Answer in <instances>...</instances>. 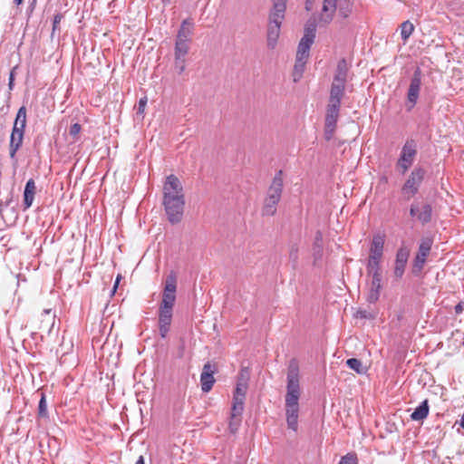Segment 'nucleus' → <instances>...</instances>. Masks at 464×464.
Wrapping results in <instances>:
<instances>
[{
  "mask_svg": "<svg viewBox=\"0 0 464 464\" xmlns=\"http://www.w3.org/2000/svg\"><path fill=\"white\" fill-rule=\"evenodd\" d=\"M162 204L168 220L171 224L179 223L183 218L185 207V195L179 179L171 174L166 178L163 184Z\"/></svg>",
  "mask_w": 464,
  "mask_h": 464,
  "instance_id": "nucleus-1",
  "label": "nucleus"
},
{
  "mask_svg": "<svg viewBox=\"0 0 464 464\" xmlns=\"http://www.w3.org/2000/svg\"><path fill=\"white\" fill-rule=\"evenodd\" d=\"M301 387L299 379V364L296 360L289 362L287 369V385L285 394V415L289 429L294 431L298 428L299 399Z\"/></svg>",
  "mask_w": 464,
  "mask_h": 464,
  "instance_id": "nucleus-2",
  "label": "nucleus"
},
{
  "mask_svg": "<svg viewBox=\"0 0 464 464\" xmlns=\"http://www.w3.org/2000/svg\"><path fill=\"white\" fill-rule=\"evenodd\" d=\"M384 242L385 236L382 234H376L372 237L367 262V271H381L380 262L383 255Z\"/></svg>",
  "mask_w": 464,
  "mask_h": 464,
  "instance_id": "nucleus-3",
  "label": "nucleus"
},
{
  "mask_svg": "<svg viewBox=\"0 0 464 464\" xmlns=\"http://www.w3.org/2000/svg\"><path fill=\"white\" fill-rule=\"evenodd\" d=\"M284 18L283 13L269 12L266 41L270 49H274L277 44Z\"/></svg>",
  "mask_w": 464,
  "mask_h": 464,
  "instance_id": "nucleus-4",
  "label": "nucleus"
},
{
  "mask_svg": "<svg viewBox=\"0 0 464 464\" xmlns=\"http://www.w3.org/2000/svg\"><path fill=\"white\" fill-rule=\"evenodd\" d=\"M177 276L171 271L166 277L160 308L173 309L176 301Z\"/></svg>",
  "mask_w": 464,
  "mask_h": 464,
  "instance_id": "nucleus-5",
  "label": "nucleus"
},
{
  "mask_svg": "<svg viewBox=\"0 0 464 464\" xmlns=\"http://www.w3.org/2000/svg\"><path fill=\"white\" fill-rule=\"evenodd\" d=\"M417 155V145L414 140H407L402 147L397 167L404 174L412 165Z\"/></svg>",
  "mask_w": 464,
  "mask_h": 464,
  "instance_id": "nucleus-6",
  "label": "nucleus"
},
{
  "mask_svg": "<svg viewBox=\"0 0 464 464\" xmlns=\"http://www.w3.org/2000/svg\"><path fill=\"white\" fill-rule=\"evenodd\" d=\"M424 171L421 169H415L406 180L402 187V193L410 199L413 197L419 189V187L423 179Z\"/></svg>",
  "mask_w": 464,
  "mask_h": 464,
  "instance_id": "nucleus-7",
  "label": "nucleus"
},
{
  "mask_svg": "<svg viewBox=\"0 0 464 464\" xmlns=\"http://www.w3.org/2000/svg\"><path fill=\"white\" fill-rule=\"evenodd\" d=\"M421 85V70L417 67L413 72L411 83L407 93V106L409 108L414 107L419 98L420 90Z\"/></svg>",
  "mask_w": 464,
  "mask_h": 464,
  "instance_id": "nucleus-8",
  "label": "nucleus"
},
{
  "mask_svg": "<svg viewBox=\"0 0 464 464\" xmlns=\"http://www.w3.org/2000/svg\"><path fill=\"white\" fill-rule=\"evenodd\" d=\"M343 95V90H341L336 86H331L325 116H338Z\"/></svg>",
  "mask_w": 464,
  "mask_h": 464,
  "instance_id": "nucleus-9",
  "label": "nucleus"
},
{
  "mask_svg": "<svg viewBox=\"0 0 464 464\" xmlns=\"http://www.w3.org/2000/svg\"><path fill=\"white\" fill-rule=\"evenodd\" d=\"M284 189V173L278 170L274 176L267 190L266 197L280 202Z\"/></svg>",
  "mask_w": 464,
  "mask_h": 464,
  "instance_id": "nucleus-10",
  "label": "nucleus"
},
{
  "mask_svg": "<svg viewBox=\"0 0 464 464\" xmlns=\"http://www.w3.org/2000/svg\"><path fill=\"white\" fill-rule=\"evenodd\" d=\"M431 248V241L430 239H423L419 246L418 253L415 256L412 272L414 274H419L426 262V258L430 254Z\"/></svg>",
  "mask_w": 464,
  "mask_h": 464,
  "instance_id": "nucleus-11",
  "label": "nucleus"
},
{
  "mask_svg": "<svg viewBox=\"0 0 464 464\" xmlns=\"http://www.w3.org/2000/svg\"><path fill=\"white\" fill-rule=\"evenodd\" d=\"M349 65L347 61L343 58L337 63L336 70L331 86H336L341 90H345L348 78Z\"/></svg>",
  "mask_w": 464,
  "mask_h": 464,
  "instance_id": "nucleus-12",
  "label": "nucleus"
},
{
  "mask_svg": "<svg viewBox=\"0 0 464 464\" xmlns=\"http://www.w3.org/2000/svg\"><path fill=\"white\" fill-rule=\"evenodd\" d=\"M410 214L421 224H427L431 220L432 208L428 203H414L410 208Z\"/></svg>",
  "mask_w": 464,
  "mask_h": 464,
  "instance_id": "nucleus-13",
  "label": "nucleus"
},
{
  "mask_svg": "<svg viewBox=\"0 0 464 464\" xmlns=\"http://www.w3.org/2000/svg\"><path fill=\"white\" fill-rule=\"evenodd\" d=\"M368 274L372 275V281L366 300L371 304H374L378 301L382 289V274L381 271L377 270L368 271Z\"/></svg>",
  "mask_w": 464,
  "mask_h": 464,
  "instance_id": "nucleus-14",
  "label": "nucleus"
},
{
  "mask_svg": "<svg viewBox=\"0 0 464 464\" xmlns=\"http://www.w3.org/2000/svg\"><path fill=\"white\" fill-rule=\"evenodd\" d=\"M26 118H15L14 129L11 134V155L13 156L23 140V129L25 126Z\"/></svg>",
  "mask_w": 464,
  "mask_h": 464,
  "instance_id": "nucleus-15",
  "label": "nucleus"
},
{
  "mask_svg": "<svg viewBox=\"0 0 464 464\" xmlns=\"http://www.w3.org/2000/svg\"><path fill=\"white\" fill-rule=\"evenodd\" d=\"M409 256L410 249L408 247L402 246L398 249L394 265V276L397 278L403 276Z\"/></svg>",
  "mask_w": 464,
  "mask_h": 464,
  "instance_id": "nucleus-16",
  "label": "nucleus"
},
{
  "mask_svg": "<svg viewBox=\"0 0 464 464\" xmlns=\"http://www.w3.org/2000/svg\"><path fill=\"white\" fill-rule=\"evenodd\" d=\"M173 309L159 307V331L162 338H166L172 321Z\"/></svg>",
  "mask_w": 464,
  "mask_h": 464,
  "instance_id": "nucleus-17",
  "label": "nucleus"
},
{
  "mask_svg": "<svg viewBox=\"0 0 464 464\" xmlns=\"http://www.w3.org/2000/svg\"><path fill=\"white\" fill-rule=\"evenodd\" d=\"M336 9L337 0H324L323 13L320 16V20L326 24L330 23L334 18Z\"/></svg>",
  "mask_w": 464,
  "mask_h": 464,
  "instance_id": "nucleus-18",
  "label": "nucleus"
},
{
  "mask_svg": "<svg viewBox=\"0 0 464 464\" xmlns=\"http://www.w3.org/2000/svg\"><path fill=\"white\" fill-rule=\"evenodd\" d=\"M194 24L189 19H185L180 25L176 40L183 42H191Z\"/></svg>",
  "mask_w": 464,
  "mask_h": 464,
  "instance_id": "nucleus-19",
  "label": "nucleus"
},
{
  "mask_svg": "<svg viewBox=\"0 0 464 464\" xmlns=\"http://www.w3.org/2000/svg\"><path fill=\"white\" fill-rule=\"evenodd\" d=\"M247 377L241 372L238 376L237 387L234 392L233 398H237L239 400L246 399V392L247 390Z\"/></svg>",
  "mask_w": 464,
  "mask_h": 464,
  "instance_id": "nucleus-20",
  "label": "nucleus"
},
{
  "mask_svg": "<svg viewBox=\"0 0 464 464\" xmlns=\"http://www.w3.org/2000/svg\"><path fill=\"white\" fill-rule=\"evenodd\" d=\"M279 202L269 198L267 197L264 198L263 206H262V216L263 217H273L276 214L277 206Z\"/></svg>",
  "mask_w": 464,
  "mask_h": 464,
  "instance_id": "nucleus-21",
  "label": "nucleus"
},
{
  "mask_svg": "<svg viewBox=\"0 0 464 464\" xmlns=\"http://www.w3.org/2000/svg\"><path fill=\"white\" fill-rule=\"evenodd\" d=\"M314 41H311V39L302 37L297 47L296 58L308 59Z\"/></svg>",
  "mask_w": 464,
  "mask_h": 464,
  "instance_id": "nucleus-22",
  "label": "nucleus"
},
{
  "mask_svg": "<svg viewBox=\"0 0 464 464\" xmlns=\"http://www.w3.org/2000/svg\"><path fill=\"white\" fill-rule=\"evenodd\" d=\"M353 10V0H339L338 14L342 18H348Z\"/></svg>",
  "mask_w": 464,
  "mask_h": 464,
  "instance_id": "nucleus-23",
  "label": "nucleus"
},
{
  "mask_svg": "<svg viewBox=\"0 0 464 464\" xmlns=\"http://www.w3.org/2000/svg\"><path fill=\"white\" fill-rule=\"evenodd\" d=\"M429 404L428 401H423L420 406H418L415 411L411 414V419L412 420H422L429 414Z\"/></svg>",
  "mask_w": 464,
  "mask_h": 464,
  "instance_id": "nucleus-24",
  "label": "nucleus"
},
{
  "mask_svg": "<svg viewBox=\"0 0 464 464\" xmlns=\"http://www.w3.org/2000/svg\"><path fill=\"white\" fill-rule=\"evenodd\" d=\"M307 59L295 58V63L293 71V79L295 82H297L303 76L304 72Z\"/></svg>",
  "mask_w": 464,
  "mask_h": 464,
  "instance_id": "nucleus-25",
  "label": "nucleus"
},
{
  "mask_svg": "<svg viewBox=\"0 0 464 464\" xmlns=\"http://www.w3.org/2000/svg\"><path fill=\"white\" fill-rule=\"evenodd\" d=\"M189 51V43L178 41L175 42L174 55L175 57H186Z\"/></svg>",
  "mask_w": 464,
  "mask_h": 464,
  "instance_id": "nucleus-26",
  "label": "nucleus"
},
{
  "mask_svg": "<svg viewBox=\"0 0 464 464\" xmlns=\"http://www.w3.org/2000/svg\"><path fill=\"white\" fill-rule=\"evenodd\" d=\"M337 126L336 118H326L324 126V137L327 140H331L334 136Z\"/></svg>",
  "mask_w": 464,
  "mask_h": 464,
  "instance_id": "nucleus-27",
  "label": "nucleus"
},
{
  "mask_svg": "<svg viewBox=\"0 0 464 464\" xmlns=\"http://www.w3.org/2000/svg\"><path fill=\"white\" fill-rule=\"evenodd\" d=\"M35 394L40 396L39 405H38V416L40 418H47V405L45 401V395L42 390H38Z\"/></svg>",
  "mask_w": 464,
  "mask_h": 464,
  "instance_id": "nucleus-28",
  "label": "nucleus"
},
{
  "mask_svg": "<svg viewBox=\"0 0 464 464\" xmlns=\"http://www.w3.org/2000/svg\"><path fill=\"white\" fill-rule=\"evenodd\" d=\"M244 401L245 400H239L237 398H233V405L231 409L232 419L235 420L237 417L241 418V414L244 410Z\"/></svg>",
  "mask_w": 464,
  "mask_h": 464,
  "instance_id": "nucleus-29",
  "label": "nucleus"
},
{
  "mask_svg": "<svg viewBox=\"0 0 464 464\" xmlns=\"http://www.w3.org/2000/svg\"><path fill=\"white\" fill-rule=\"evenodd\" d=\"M201 389L205 392H208L215 382V378L212 374H201L200 375Z\"/></svg>",
  "mask_w": 464,
  "mask_h": 464,
  "instance_id": "nucleus-30",
  "label": "nucleus"
},
{
  "mask_svg": "<svg viewBox=\"0 0 464 464\" xmlns=\"http://www.w3.org/2000/svg\"><path fill=\"white\" fill-rule=\"evenodd\" d=\"M414 31V25L410 21H405L401 24V39L405 43Z\"/></svg>",
  "mask_w": 464,
  "mask_h": 464,
  "instance_id": "nucleus-31",
  "label": "nucleus"
},
{
  "mask_svg": "<svg viewBox=\"0 0 464 464\" xmlns=\"http://www.w3.org/2000/svg\"><path fill=\"white\" fill-rule=\"evenodd\" d=\"M43 315L44 318L40 321L38 329L48 330L53 323L54 315L51 313V310H45Z\"/></svg>",
  "mask_w": 464,
  "mask_h": 464,
  "instance_id": "nucleus-32",
  "label": "nucleus"
},
{
  "mask_svg": "<svg viewBox=\"0 0 464 464\" xmlns=\"http://www.w3.org/2000/svg\"><path fill=\"white\" fill-rule=\"evenodd\" d=\"M316 34V24L314 21H307L304 26V33L303 38L311 39L314 42Z\"/></svg>",
  "mask_w": 464,
  "mask_h": 464,
  "instance_id": "nucleus-33",
  "label": "nucleus"
},
{
  "mask_svg": "<svg viewBox=\"0 0 464 464\" xmlns=\"http://www.w3.org/2000/svg\"><path fill=\"white\" fill-rule=\"evenodd\" d=\"M346 364L350 369L355 371L359 374H364L366 372V368L363 367L362 362L356 358L348 359L346 361Z\"/></svg>",
  "mask_w": 464,
  "mask_h": 464,
  "instance_id": "nucleus-34",
  "label": "nucleus"
},
{
  "mask_svg": "<svg viewBox=\"0 0 464 464\" xmlns=\"http://www.w3.org/2000/svg\"><path fill=\"white\" fill-rule=\"evenodd\" d=\"M273 7L271 12L285 14L287 0H272Z\"/></svg>",
  "mask_w": 464,
  "mask_h": 464,
  "instance_id": "nucleus-35",
  "label": "nucleus"
},
{
  "mask_svg": "<svg viewBox=\"0 0 464 464\" xmlns=\"http://www.w3.org/2000/svg\"><path fill=\"white\" fill-rule=\"evenodd\" d=\"M339 464H358V459L355 453H347L341 458Z\"/></svg>",
  "mask_w": 464,
  "mask_h": 464,
  "instance_id": "nucleus-36",
  "label": "nucleus"
},
{
  "mask_svg": "<svg viewBox=\"0 0 464 464\" xmlns=\"http://www.w3.org/2000/svg\"><path fill=\"white\" fill-rule=\"evenodd\" d=\"M185 57H175L174 67L179 74H181L185 71Z\"/></svg>",
  "mask_w": 464,
  "mask_h": 464,
  "instance_id": "nucleus-37",
  "label": "nucleus"
},
{
  "mask_svg": "<svg viewBox=\"0 0 464 464\" xmlns=\"http://www.w3.org/2000/svg\"><path fill=\"white\" fill-rule=\"evenodd\" d=\"M240 422H241V418L237 417L235 420H233L232 416H230L228 427H229L231 433L237 432V430L240 425Z\"/></svg>",
  "mask_w": 464,
  "mask_h": 464,
  "instance_id": "nucleus-38",
  "label": "nucleus"
},
{
  "mask_svg": "<svg viewBox=\"0 0 464 464\" xmlns=\"http://www.w3.org/2000/svg\"><path fill=\"white\" fill-rule=\"evenodd\" d=\"M63 18V15L62 14H56L53 17V34L56 32V31H60V27H59V24L62 21V19Z\"/></svg>",
  "mask_w": 464,
  "mask_h": 464,
  "instance_id": "nucleus-39",
  "label": "nucleus"
},
{
  "mask_svg": "<svg viewBox=\"0 0 464 464\" xmlns=\"http://www.w3.org/2000/svg\"><path fill=\"white\" fill-rule=\"evenodd\" d=\"M81 131V125L78 124V123H74L71 126L70 128V135L73 138V139H76L78 134L80 133Z\"/></svg>",
  "mask_w": 464,
  "mask_h": 464,
  "instance_id": "nucleus-40",
  "label": "nucleus"
},
{
  "mask_svg": "<svg viewBox=\"0 0 464 464\" xmlns=\"http://www.w3.org/2000/svg\"><path fill=\"white\" fill-rule=\"evenodd\" d=\"M214 372H215V367L213 364H211L209 362L204 364L201 374L208 373V374L214 375Z\"/></svg>",
  "mask_w": 464,
  "mask_h": 464,
  "instance_id": "nucleus-41",
  "label": "nucleus"
},
{
  "mask_svg": "<svg viewBox=\"0 0 464 464\" xmlns=\"http://www.w3.org/2000/svg\"><path fill=\"white\" fill-rule=\"evenodd\" d=\"M147 104V98H141L139 102L138 107H137V114H142L144 113V110Z\"/></svg>",
  "mask_w": 464,
  "mask_h": 464,
  "instance_id": "nucleus-42",
  "label": "nucleus"
},
{
  "mask_svg": "<svg viewBox=\"0 0 464 464\" xmlns=\"http://www.w3.org/2000/svg\"><path fill=\"white\" fill-rule=\"evenodd\" d=\"M355 316L357 318H363V319H367V318H373L374 316L372 314H371L369 312H367L366 310H358L355 314Z\"/></svg>",
  "mask_w": 464,
  "mask_h": 464,
  "instance_id": "nucleus-43",
  "label": "nucleus"
},
{
  "mask_svg": "<svg viewBox=\"0 0 464 464\" xmlns=\"http://www.w3.org/2000/svg\"><path fill=\"white\" fill-rule=\"evenodd\" d=\"M29 201H30V198H29V181H27L25 186H24V202L26 207H29Z\"/></svg>",
  "mask_w": 464,
  "mask_h": 464,
  "instance_id": "nucleus-44",
  "label": "nucleus"
},
{
  "mask_svg": "<svg viewBox=\"0 0 464 464\" xmlns=\"http://www.w3.org/2000/svg\"><path fill=\"white\" fill-rule=\"evenodd\" d=\"M18 70V67L15 66L12 69V71L10 72V76H9V89L12 90L13 88V84H14V75L16 73Z\"/></svg>",
  "mask_w": 464,
  "mask_h": 464,
  "instance_id": "nucleus-45",
  "label": "nucleus"
},
{
  "mask_svg": "<svg viewBox=\"0 0 464 464\" xmlns=\"http://www.w3.org/2000/svg\"><path fill=\"white\" fill-rule=\"evenodd\" d=\"M121 279V275H118L117 277H116V280H115V283H114V285H113V288L111 290V295H113L116 291H117V288H118V285L120 284V281Z\"/></svg>",
  "mask_w": 464,
  "mask_h": 464,
  "instance_id": "nucleus-46",
  "label": "nucleus"
},
{
  "mask_svg": "<svg viewBox=\"0 0 464 464\" xmlns=\"http://www.w3.org/2000/svg\"><path fill=\"white\" fill-rule=\"evenodd\" d=\"M463 304L462 303H459L456 306H455V313L457 314H459L463 312Z\"/></svg>",
  "mask_w": 464,
  "mask_h": 464,
  "instance_id": "nucleus-47",
  "label": "nucleus"
},
{
  "mask_svg": "<svg viewBox=\"0 0 464 464\" xmlns=\"http://www.w3.org/2000/svg\"><path fill=\"white\" fill-rule=\"evenodd\" d=\"M16 116H26V108L24 106H22L17 113H16Z\"/></svg>",
  "mask_w": 464,
  "mask_h": 464,
  "instance_id": "nucleus-48",
  "label": "nucleus"
},
{
  "mask_svg": "<svg viewBox=\"0 0 464 464\" xmlns=\"http://www.w3.org/2000/svg\"><path fill=\"white\" fill-rule=\"evenodd\" d=\"M456 424H459L462 429H464V412L461 419L459 421H456Z\"/></svg>",
  "mask_w": 464,
  "mask_h": 464,
  "instance_id": "nucleus-49",
  "label": "nucleus"
},
{
  "mask_svg": "<svg viewBox=\"0 0 464 464\" xmlns=\"http://www.w3.org/2000/svg\"><path fill=\"white\" fill-rule=\"evenodd\" d=\"M135 464H144L143 456H140Z\"/></svg>",
  "mask_w": 464,
  "mask_h": 464,
  "instance_id": "nucleus-50",
  "label": "nucleus"
},
{
  "mask_svg": "<svg viewBox=\"0 0 464 464\" xmlns=\"http://www.w3.org/2000/svg\"><path fill=\"white\" fill-rule=\"evenodd\" d=\"M34 181L31 180V190H30V193H31V196L33 195L34 193Z\"/></svg>",
  "mask_w": 464,
  "mask_h": 464,
  "instance_id": "nucleus-51",
  "label": "nucleus"
},
{
  "mask_svg": "<svg viewBox=\"0 0 464 464\" xmlns=\"http://www.w3.org/2000/svg\"><path fill=\"white\" fill-rule=\"evenodd\" d=\"M161 2L164 5H167L170 3V0H161Z\"/></svg>",
  "mask_w": 464,
  "mask_h": 464,
  "instance_id": "nucleus-52",
  "label": "nucleus"
},
{
  "mask_svg": "<svg viewBox=\"0 0 464 464\" xmlns=\"http://www.w3.org/2000/svg\"><path fill=\"white\" fill-rule=\"evenodd\" d=\"M14 4L19 5L20 4H22L23 0H14Z\"/></svg>",
  "mask_w": 464,
  "mask_h": 464,
  "instance_id": "nucleus-53",
  "label": "nucleus"
},
{
  "mask_svg": "<svg viewBox=\"0 0 464 464\" xmlns=\"http://www.w3.org/2000/svg\"><path fill=\"white\" fill-rule=\"evenodd\" d=\"M309 1H310V0H307V1H306V9H307V10H309V9H310V8H309V7H310V5H308Z\"/></svg>",
  "mask_w": 464,
  "mask_h": 464,
  "instance_id": "nucleus-54",
  "label": "nucleus"
}]
</instances>
